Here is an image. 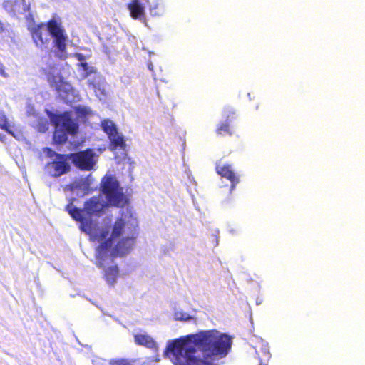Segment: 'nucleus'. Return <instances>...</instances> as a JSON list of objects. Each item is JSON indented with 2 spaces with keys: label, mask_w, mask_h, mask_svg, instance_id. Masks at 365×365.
<instances>
[{
  "label": "nucleus",
  "mask_w": 365,
  "mask_h": 365,
  "mask_svg": "<svg viewBox=\"0 0 365 365\" xmlns=\"http://www.w3.org/2000/svg\"><path fill=\"white\" fill-rule=\"evenodd\" d=\"M175 318L176 320L189 322L193 319L189 314L182 312H176L175 313Z\"/></svg>",
  "instance_id": "nucleus-21"
},
{
  "label": "nucleus",
  "mask_w": 365,
  "mask_h": 365,
  "mask_svg": "<svg viewBox=\"0 0 365 365\" xmlns=\"http://www.w3.org/2000/svg\"><path fill=\"white\" fill-rule=\"evenodd\" d=\"M261 351L263 354V357L264 358V359L268 360L270 358L269 351L267 344L262 345Z\"/></svg>",
  "instance_id": "nucleus-26"
},
{
  "label": "nucleus",
  "mask_w": 365,
  "mask_h": 365,
  "mask_svg": "<svg viewBox=\"0 0 365 365\" xmlns=\"http://www.w3.org/2000/svg\"><path fill=\"white\" fill-rule=\"evenodd\" d=\"M146 1H148V0H145Z\"/></svg>",
  "instance_id": "nucleus-33"
},
{
  "label": "nucleus",
  "mask_w": 365,
  "mask_h": 365,
  "mask_svg": "<svg viewBox=\"0 0 365 365\" xmlns=\"http://www.w3.org/2000/svg\"><path fill=\"white\" fill-rule=\"evenodd\" d=\"M110 365H133L130 362H129L126 359L111 360L110 361Z\"/></svg>",
  "instance_id": "nucleus-24"
},
{
  "label": "nucleus",
  "mask_w": 365,
  "mask_h": 365,
  "mask_svg": "<svg viewBox=\"0 0 365 365\" xmlns=\"http://www.w3.org/2000/svg\"><path fill=\"white\" fill-rule=\"evenodd\" d=\"M108 138L110 140V147L112 150L119 148L123 151L125 150L126 144L123 135L116 131L108 136Z\"/></svg>",
  "instance_id": "nucleus-16"
},
{
  "label": "nucleus",
  "mask_w": 365,
  "mask_h": 365,
  "mask_svg": "<svg viewBox=\"0 0 365 365\" xmlns=\"http://www.w3.org/2000/svg\"><path fill=\"white\" fill-rule=\"evenodd\" d=\"M156 8H157L156 6L150 7V13L152 15H158V14L157 13V11H155Z\"/></svg>",
  "instance_id": "nucleus-28"
},
{
  "label": "nucleus",
  "mask_w": 365,
  "mask_h": 365,
  "mask_svg": "<svg viewBox=\"0 0 365 365\" xmlns=\"http://www.w3.org/2000/svg\"><path fill=\"white\" fill-rule=\"evenodd\" d=\"M5 138H6L5 135H3V134L0 133V140L1 141H2V142L4 141Z\"/></svg>",
  "instance_id": "nucleus-30"
},
{
  "label": "nucleus",
  "mask_w": 365,
  "mask_h": 365,
  "mask_svg": "<svg viewBox=\"0 0 365 365\" xmlns=\"http://www.w3.org/2000/svg\"><path fill=\"white\" fill-rule=\"evenodd\" d=\"M128 7L133 19H142L144 17L145 7L139 0H133Z\"/></svg>",
  "instance_id": "nucleus-14"
},
{
  "label": "nucleus",
  "mask_w": 365,
  "mask_h": 365,
  "mask_svg": "<svg viewBox=\"0 0 365 365\" xmlns=\"http://www.w3.org/2000/svg\"><path fill=\"white\" fill-rule=\"evenodd\" d=\"M74 112L76 118L80 119L84 118L88 115H89L91 112V110L90 109V108L86 106H78L74 108Z\"/></svg>",
  "instance_id": "nucleus-20"
},
{
  "label": "nucleus",
  "mask_w": 365,
  "mask_h": 365,
  "mask_svg": "<svg viewBox=\"0 0 365 365\" xmlns=\"http://www.w3.org/2000/svg\"><path fill=\"white\" fill-rule=\"evenodd\" d=\"M5 31H6V29L4 26V24L1 21H0V34H3Z\"/></svg>",
  "instance_id": "nucleus-29"
},
{
  "label": "nucleus",
  "mask_w": 365,
  "mask_h": 365,
  "mask_svg": "<svg viewBox=\"0 0 365 365\" xmlns=\"http://www.w3.org/2000/svg\"><path fill=\"white\" fill-rule=\"evenodd\" d=\"M153 64H152L151 63H150L148 64V69H149V70H150V71H152V70H153Z\"/></svg>",
  "instance_id": "nucleus-31"
},
{
  "label": "nucleus",
  "mask_w": 365,
  "mask_h": 365,
  "mask_svg": "<svg viewBox=\"0 0 365 365\" xmlns=\"http://www.w3.org/2000/svg\"><path fill=\"white\" fill-rule=\"evenodd\" d=\"M74 57L79 62L78 66H79L78 72L82 79H85L91 73L95 71V67L90 66L87 62V57L81 53H74Z\"/></svg>",
  "instance_id": "nucleus-11"
},
{
  "label": "nucleus",
  "mask_w": 365,
  "mask_h": 365,
  "mask_svg": "<svg viewBox=\"0 0 365 365\" xmlns=\"http://www.w3.org/2000/svg\"><path fill=\"white\" fill-rule=\"evenodd\" d=\"M232 338L217 329L202 330L185 337L169 340L163 356L174 365H212L201 358H223L231 349Z\"/></svg>",
  "instance_id": "nucleus-2"
},
{
  "label": "nucleus",
  "mask_w": 365,
  "mask_h": 365,
  "mask_svg": "<svg viewBox=\"0 0 365 365\" xmlns=\"http://www.w3.org/2000/svg\"><path fill=\"white\" fill-rule=\"evenodd\" d=\"M68 157L74 165L81 170H90L93 169L96 164L95 153L90 149L70 153Z\"/></svg>",
  "instance_id": "nucleus-9"
},
{
  "label": "nucleus",
  "mask_w": 365,
  "mask_h": 365,
  "mask_svg": "<svg viewBox=\"0 0 365 365\" xmlns=\"http://www.w3.org/2000/svg\"><path fill=\"white\" fill-rule=\"evenodd\" d=\"M230 114H235L233 110L230 108H226L224 110V115L226 117V120L217 128V133L219 134H222V132L227 133L229 135L232 134L229 129V122H230L233 118H230Z\"/></svg>",
  "instance_id": "nucleus-17"
},
{
  "label": "nucleus",
  "mask_w": 365,
  "mask_h": 365,
  "mask_svg": "<svg viewBox=\"0 0 365 365\" xmlns=\"http://www.w3.org/2000/svg\"><path fill=\"white\" fill-rule=\"evenodd\" d=\"M102 129L107 133L108 136L118 131L115 123L110 120H103L101 123Z\"/></svg>",
  "instance_id": "nucleus-19"
},
{
  "label": "nucleus",
  "mask_w": 365,
  "mask_h": 365,
  "mask_svg": "<svg viewBox=\"0 0 365 365\" xmlns=\"http://www.w3.org/2000/svg\"><path fill=\"white\" fill-rule=\"evenodd\" d=\"M216 170L220 175L226 178L231 181V190H232L235 185L239 182V179L235 176L231 166L230 165H224L221 166L220 164H217Z\"/></svg>",
  "instance_id": "nucleus-12"
},
{
  "label": "nucleus",
  "mask_w": 365,
  "mask_h": 365,
  "mask_svg": "<svg viewBox=\"0 0 365 365\" xmlns=\"http://www.w3.org/2000/svg\"><path fill=\"white\" fill-rule=\"evenodd\" d=\"M0 75L5 78H7L9 77V74L5 71V66L1 61H0Z\"/></svg>",
  "instance_id": "nucleus-27"
},
{
  "label": "nucleus",
  "mask_w": 365,
  "mask_h": 365,
  "mask_svg": "<svg viewBox=\"0 0 365 365\" xmlns=\"http://www.w3.org/2000/svg\"><path fill=\"white\" fill-rule=\"evenodd\" d=\"M85 79H87V84L89 88L96 91L101 90L103 81L101 75L95 68V71L91 73Z\"/></svg>",
  "instance_id": "nucleus-15"
},
{
  "label": "nucleus",
  "mask_w": 365,
  "mask_h": 365,
  "mask_svg": "<svg viewBox=\"0 0 365 365\" xmlns=\"http://www.w3.org/2000/svg\"><path fill=\"white\" fill-rule=\"evenodd\" d=\"M51 123L55 127L53 140L57 144L66 142L68 135H74L78 131V123L71 112L53 113L46 110Z\"/></svg>",
  "instance_id": "nucleus-5"
},
{
  "label": "nucleus",
  "mask_w": 365,
  "mask_h": 365,
  "mask_svg": "<svg viewBox=\"0 0 365 365\" xmlns=\"http://www.w3.org/2000/svg\"><path fill=\"white\" fill-rule=\"evenodd\" d=\"M44 153L46 154V155L48 158H50L51 159L55 158L57 155H61L60 153H58L55 152L54 150H53L52 149L48 148H46L44 149Z\"/></svg>",
  "instance_id": "nucleus-25"
},
{
  "label": "nucleus",
  "mask_w": 365,
  "mask_h": 365,
  "mask_svg": "<svg viewBox=\"0 0 365 365\" xmlns=\"http://www.w3.org/2000/svg\"><path fill=\"white\" fill-rule=\"evenodd\" d=\"M0 128L6 130L8 133L13 135V133L8 130L7 118L2 110H0Z\"/></svg>",
  "instance_id": "nucleus-22"
},
{
  "label": "nucleus",
  "mask_w": 365,
  "mask_h": 365,
  "mask_svg": "<svg viewBox=\"0 0 365 365\" xmlns=\"http://www.w3.org/2000/svg\"><path fill=\"white\" fill-rule=\"evenodd\" d=\"M118 275V268L117 265H113L105 269V278L108 284L113 285Z\"/></svg>",
  "instance_id": "nucleus-18"
},
{
  "label": "nucleus",
  "mask_w": 365,
  "mask_h": 365,
  "mask_svg": "<svg viewBox=\"0 0 365 365\" xmlns=\"http://www.w3.org/2000/svg\"><path fill=\"white\" fill-rule=\"evenodd\" d=\"M136 219L131 209H123L121 217L113 224L109 235L104 240L97 241L100 245L96 248V264L104 267L106 264L118 255H125L131 250L136 237Z\"/></svg>",
  "instance_id": "nucleus-3"
},
{
  "label": "nucleus",
  "mask_w": 365,
  "mask_h": 365,
  "mask_svg": "<svg viewBox=\"0 0 365 365\" xmlns=\"http://www.w3.org/2000/svg\"><path fill=\"white\" fill-rule=\"evenodd\" d=\"M94 178L91 174L86 177L76 178L73 182L66 185L63 188L65 192H71L78 197H83L88 195L93 190Z\"/></svg>",
  "instance_id": "nucleus-8"
},
{
  "label": "nucleus",
  "mask_w": 365,
  "mask_h": 365,
  "mask_svg": "<svg viewBox=\"0 0 365 365\" xmlns=\"http://www.w3.org/2000/svg\"><path fill=\"white\" fill-rule=\"evenodd\" d=\"M135 343L140 346H145L148 349H157L158 344L156 341L147 334H135Z\"/></svg>",
  "instance_id": "nucleus-13"
},
{
  "label": "nucleus",
  "mask_w": 365,
  "mask_h": 365,
  "mask_svg": "<svg viewBox=\"0 0 365 365\" xmlns=\"http://www.w3.org/2000/svg\"><path fill=\"white\" fill-rule=\"evenodd\" d=\"M71 170L70 158L67 155H57L56 157L48 162L44 168L45 173L53 178H58Z\"/></svg>",
  "instance_id": "nucleus-7"
},
{
  "label": "nucleus",
  "mask_w": 365,
  "mask_h": 365,
  "mask_svg": "<svg viewBox=\"0 0 365 365\" xmlns=\"http://www.w3.org/2000/svg\"><path fill=\"white\" fill-rule=\"evenodd\" d=\"M49 123L46 118H39L38 120V130L40 132H46L48 129Z\"/></svg>",
  "instance_id": "nucleus-23"
},
{
  "label": "nucleus",
  "mask_w": 365,
  "mask_h": 365,
  "mask_svg": "<svg viewBox=\"0 0 365 365\" xmlns=\"http://www.w3.org/2000/svg\"><path fill=\"white\" fill-rule=\"evenodd\" d=\"M100 191L101 195L93 196L85 202L83 209L73 205L74 197H71V202L66 207L71 217L80 223L81 232L88 235L93 241L106 238L113 223L112 217H106L98 224L92 216L101 215L108 206L123 207L128 203L119 182L111 175H106L102 178Z\"/></svg>",
  "instance_id": "nucleus-1"
},
{
  "label": "nucleus",
  "mask_w": 365,
  "mask_h": 365,
  "mask_svg": "<svg viewBox=\"0 0 365 365\" xmlns=\"http://www.w3.org/2000/svg\"><path fill=\"white\" fill-rule=\"evenodd\" d=\"M259 365H263V363H262V359L260 360V364ZM264 365H267L266 364H264Z\"/></svg>",
  "instance_id": "nucleus-32"
},
{
  "label": "nucleus",
  "mask_w": 365,
  "mask_h": 365,
  "mask_svg": "<svg viewBox=\"0 0 365 365\" xmlns=\"http://www.w3.org/2000/svg\"><path fill=\"white\" fill-rule=\"evenodd\" d=\"M47 58L50 62L46 67H42V71L46 76L48 83L52 88L58 92L60 97L66 101H71L69 96H71L73 97L74 93L72 86L63 81L58 68L55 66L51 58L48 57Z\"/></svg>",
  "instance_id": "nucleus-6"
},
{
  "label": "nucleus",
  "mask_w": 365,
  "mask_h": 365,
  "mask_svg": "<svg viewBox=\"0 0 365 365\" xmlns=\"http://www.w3.org/2000/svg\"><path fill=\"white\" fill-rule=\"evenodd\" d=\"M32 38L36 46L41 49L46 48L53 38L56 56L61 59L66 58L68 36L59 17L53 16L46 24L34 29Z\"/></svg>",
  "instance_id": "nucleus-4"
},
{
  "label": "nucleus",
  "mask_w": 365,
  "mask_h": 365,
  "mask_svg": "<svg viewBox=\"0 0 365 365\" xmlns=\"http://www.w3.org/2000/svg\"><path fill=\"white\" fill-rule=\"evenodd\" d=\"M4 9L13 14H24L30 9V2L26 0H7L3 4Z\"/></svg>",
  "instance_id": "nucleus-10"
}]
</instances>
